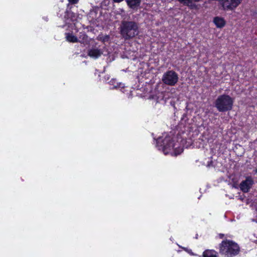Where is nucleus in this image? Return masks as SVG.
Here are the masks:
<instances>
[{"label": "nucleus", "mask_w": 257, "mask_h": 257, "mask_svg": "<svg viewBox=\"0 0 257 257\" xmlns=\"http://www.w3.org/2000/svg\"><path fill=\"white\" fill-rule=\"evenodd\" d=\"M242 0H219V4L222 9L226 11L234 10Z\"/></svg>", "instance_id": "obj_6"}, {"label": "nucleus", "mask_w": 257, "mask_h": 257, "mask_svg": "<svg viewBox=\"0 0 257 257\" xmlns=\"http://www.w3.org/2000/svg\"><path fill=\"white\" fill-rule=\"evenodd\" d=\"M255 173H257V169L255 170Z\"/></svg>", "instance_id": "obj_21"}, {"label": "nucleus", "mask_w": 257, "mask_h": 257, "mask_svg": "<svg viewBox=\"0 0 257 257\" xmlns=\"http://www.w3.org/2000/svg\"><path fill=\"white\" fill-rule=\"evenodd\" d=\"M233 103V99L229 95L224 94L218 97L215 101V105L219 111L224 112L231 110Z\"/></svg>", "instance_id": "obj_4"}, {"label": "nucleus", "mask_w": 257, "mask_h": 257, "mask_svg": "<svg viewBox=\"0 0 257 257\" xmlns=\"http://www.w3.org/2000/svg\"><path fill=\"white\" fill-rule=\"evenodd\" d=\"M195 1L196 2H198V1H200V0H195Z\"/></svg>", "instance_id": "obj_20"}, {"label": "nucleus", "mask_w": 257, "mask_h": 257, "mask_svg": "<svg viewBox=\"0 0 257 257\" xmlns=\"http://www.w3.org/2000/svg\"><path fill=\"white\" fill-rule=\"evenodd\" d=\"M191 9H194L196 8V6L194 4H193L192 3V0H190V1L189 2L188 5H186Z\"/></svg>", "instance_id": "obj_17"}, {"label": "nucleus", "mask_w": 257, "mask_h": 257, "mask_svg": "<svg viewBox=\"0 0 257 257\" xmlns=\"http://www.w3.org/2000/svg\"><path fill=\"white\" fill-rule=\"evenodd\" d=\"M70 4H77L79 0H68Z\"/></svg>", "instance_id": "obj_19"}, {"label": "nucleus", "mask_w": 257, "mask_h": 257, "mask_svg": "<svg viewBox=\"0 0 257 257\" xmlns=\"http://www.w3.org/2000/svg\"><path fill=\"white\" fill-rule=\"evenodd\" d=\"M127 5L132 9L138 7L141 3V0H126Z\"/></svg>", "instance_id": "obj_10"}, {"label": "nucleus", "mask_w": 257, "mask_h": 257, "mask_svg": "<svg viewBox=\"0 0 257 257\" xmlns=\"http://www.w3.org/2000/svg\"><path fill=\"white\" fill-rule=\"evenodd\" d=\"M213 23L218 28H221L225 25V21L222 18L216 17L213 19Z\"/></svg>", "instance_id": "obj_9"}, {"label": "nucleus", "mask_w": 257, "mask_h": 257, "mask_svg": "<svg viewBox=\"0 0 257 257\" xmlns=\"http://www.w3.org/2000/svg\"><path fill=\"white\" fill-rule=\"evenodd\" d=\"M239 252V247L237 243L226 240L222 241L220 245V253L227 257H232L237 255Z\"/></svg>", "instance_id": "obj_2"}, {"label": "nucleus", "mask_w": 257, "mask_h": 257, "mask_svg": "<svg viewBox=\"0 0 257 257\" xmlns=\"http://www.w3.org/2000/svg\"><path fill=\"white\" fill-rule=\"evenodd\" d=\"M66 38L67 41L70 42L75 43L78 41V38L70 33L66 34Z\"/></svg>", "instance_id": "obj_13"}, {"label": "nucleus", "mask_w": 257, "mask_h": 257, "mask_svg": "<svg viewBox=\"0 0 257 257\" xmlns=\"http://www.w3.org/2000/svg\"><path fill=\"white\" fill-rule=\"evenodd\" d=\"M253 183V181L251 177H247L246 179L242 181L240 185V190L245 193L248 192Z\"/></svg>", "instance_id": "obj_7"}, {"label": "nucleus", "mask_w": 257, "mask_h": 257, "mask_svg": "<svg viewBox=\"0 0 257 257\" xmlns=\"http://www.w3.org/2000/svg\"><path fill=\"white\" fill-rule=\"evenodd\" d=\"M120 34L125 39L135 37L138 34L137 24L133 22H123L120 26Z\"/></svg>", "instance_id": "obj_3"}, {"label": "nucleus", "mask_w": 257, "mask_h": 257, "mask_svg": "<svg viewBox=\"0 0 257 257\" xmlns=\"http://www.w3.org/2000/svg\"><path fill=\"white\" fill-rule=\"evenodd\" d=\"M162 80L165 84L173 86L178 82V76L175 72L168 71L163 74Z\"/></svg>", "instance_id": "obj_5"}, {"label": "nucleus", "mask_w": 257, "mask_h": 257, "mask_svg": "<svg viewBox=\"0 0 257 257\" xmlns=\"http://www.w3.org/2000/svg\"><path fill=\"white\" fill-rule=\"evenodd\" d=\"M109 36L107 35H103V34H100L98 36L97 40L101 41L103 43L108 42L109 41Z\"/></svg>", "instance_id": "obj_14"}, {"label": "nucleus", "mask_w": 257, "mask_h": 257, "mask_svg": "<svg viewBox=\"0 0 257 257\" xmlns=\"http://www.w3.org/2000/svg\"><path fill=\"white\" fill-rule=\"evenodd\" d=\"M67 17L68 18H70L72 22L76 20L75 14L71 12H67Z\"/></svg>", "instance_id": "obj_15"}, {"label": "nucleus", "mask_w": 257, "mask_h": 257, "mask_svg": "<svg viewBox=\"0 0 257 257\" xmlns=\"http://www.w3.org/2000/svg\"><path fill=\"white\" fill-rule=\"evenodd\" d=\"M180 3L183 4L184 5H188V3L190 0H178Z\"/></svg>", "instance_id": "obj_18"}, {"label": "nucleus", "mask_w": 257, "mask_h": 257, "mask_svg": "<svg viewBox=\"0 0 257 257\" xmlns=\"http://www.w3.org/2000/svg\"><path fill=\"white\" fill-rule=\"evenodd\" d=\"M109 84L112 85V88H124V85L123 84L121 83H117L115 79H111L109 82Z\"/></svg>", "instance_id": "obj_11"}, {"label": "nucleus", "mask_w": 257, "mask_h": 257, "mask_svg": "<svg viewBox=\"0 0 257 257\" xmlns=\"http://www.w3.org/2000/svg\"><path fill=\"white\" fill-rule=\"evenodd\" d=\"M82 40H79V41L80 42H85L86 40H87V36L85 34H82Z\"/></svg>", "instance_id": "obj_16"}, {"label": "nucleus", "mask_w": 257, "mask_h": 257, "mask_svg": "<svg viewBox=\"0 0 257 257\" xmlns=\"http://www.w3.org/2000/svg\"><path fill=\"white\" fill-rule=\"evenodd\" d=\"M102 54L101 50L97 48H92L88 50V55L91 58L97 59Z\"/></svg>", "instance_id": "obj_8"}, {"label": "nucleus", "mask_w": 257, "mask_h": 257, "mask_svg": "<svg viewBox=\"0 0 257 257\" xmlns=\"http://www.w3.org/2000/svg\"><path fill=\"white\" fill-rule=\"evenodd\" d=\"M174 141L172 135L165 133L157 140V147L159 150H162L165 155L170 154L176 156L183 152V149L175 143Z\"/></svg>", "instance_id": "obj_1"}, {"label": "nucleus", "mask_w": 257, "mask_h": 257, "mask_svg": "<svg viewBox=\"0 0 257 257\" xmlns=\"http://www.w3.org/2000/svg\"><path fill=\"white\" fill-rule=\"evenodd\" d=\"M203 255V257H217V252L214 250H206Z\"/></svg>", "instance_id": "obj_12"}]
</instances>
